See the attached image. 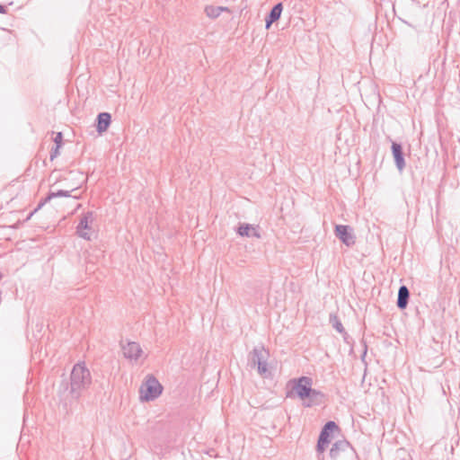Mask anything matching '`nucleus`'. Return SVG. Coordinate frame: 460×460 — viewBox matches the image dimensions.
<instances>
[{
    "label": "nucleus",
    "instance_id": "nucleus-21",
    "mask_svg": "<svg viewBox=\"0 0 460 460\" xmlns=\"http://www.w3.org/2000/svg\"><path fill=\"white\" fill-rule=\"evenodd\" d=\"M62 133L61 132H58L56 137H54V142L57 145H60L61 146V142H62Z\"/></svg>",
    "mask_w": 460,
    "mask_h": 460
},
{
    "label": "nucleus",
    "instance_id": "nucleus-22",
    "mask_svg": "<svg viewBox=\"0 0 460 460\" xmlns=\"http://www.w3.org/2000/svg\"><path fill=\"white\" fill-rule=\"evenodd\" d=\"M5 12V7L0 4V13H4Z\"/></svg>",
    "mask_w": 460,
    "mask_h": 460
},
{
    "label": "nucleus",
    "instance_id": "nucleus-18",
    "mask_svg": "<svg viewBox=\"0 0 460 460\" xmlns=\"http://www.w3.org/2000/svg\"><path fill=\"white\" fill-rule=\"evenodd\" d=\"M330 322L332 323L333 328L338 332H340V333H346L345 329H344L342 323H341V321L339 320V318L336 315L331 314L330 315Z\"/></svg>",
    "mask_w": 460,
    "mask_h": 460
},
{
    "label": "nucleus",
    "instance_id": "nucleus-3",
    "mask_svg": "<svg viewBox=\"0 0 460 460\" xmlns=\"http://www.w3.org/2000/svg\"><path fill=\"white\" fill-rule=\"evenodd\" d=\"M269 356V351L263 346L253 348L250 353V364L252 367H257L261 376H265L268 373L267 360Z\"/></svg>",
    "mask_w": 460,
    "mask_h": 460
},
{
    "label": "nucleus",
    "instance_id": "nucleus-2",
    "mask_svg": "<svg viewBox=\"0 0 460 460\" xmlns=\"http://www.w3.org/2000/svg\"><path fill=\"white\" fill-rule=\"evenodd\" d=\"M162 391L163 386L158 380L153 376H148L140 385L139 398L144 402L153 401L162 394Z\"/></svg>",
    "mask_w": 460,
    "mask_h": 460
},
{
    "label": "nucleus",
    "instance_id": "nucleus-17",
    "mask_svg": "<svg viewBox=\"0 0 460 460\" xmlns=\"http://www.w3.org/2000/svg\"><path fill=\"white\" fill-rule=\"evenodd\" d=\"M222 12H230L228 7L224 6H214V5H208L205 8V13L209 18H217Z\"/></svg>",
    "mask_w": 460,
    "mask_h": 460
},
{
    "label": "nucleus",
    "instance_id": "nucleus-7",
    "mask_svg": "<svg viewBox=\"0 0 460 460\" xmlns=\"http://www.w3.org/2000/svg\"><path fill=\"white\" fill-rule=\"evenodd\" d=\"M334 234L346 246L350 247L354 245L355 235L352 227L349 226L336 225Z\"/></svg>",
    "mask_w": 460,
    "mask_h": 460
},
{
    "label": "nucleus",
    "instance_id": "nucleus-10",
    "mask_svg": "<svg viewBox=\"0 0 460 460\" xmlns=\"http://www.w3.org/2000/svg\"><path fill=\"white\" fill-rule=\"evenodd\" d=\"M237 234L241 236L255 237L260 239L261 233L259 226H252L250 224H242L238 227Z\"/></svg>",
    "mask_w": 460,
    "mask_h": 460
},
{
    "label": "nucleus",
    "instance_id": "nucleus-13",
    "mask_svg": "<svg viewBox=\"0 0 460 460\" xmlns=\"http://www.w3.org/2000/svg\"><path fill=\"white\" fill-rule=\"evenodd\" d=\"M283 6L281 3L277 4L270 10L269 15L266 18V29H269L270 25L280 18Z\"/></svg>",
    "mask_w": 460,
    "mask_h": 460
},
{
    "label": "nucleus",
    "instance_id": "nucleus-16",
    "mask_svg": "<svg viewBox=\"0 0 460 460\" xmlns=\"http://www.w3.org/2000/svg\"><path fill=\"white\" fill-rule=\"evenodd\" d=\"M349 446V443L346 440H339L336 441L331 450H330V456L332 458H337L339 456V454L341 451H345Z\"/></svg>",
    "mask_w": 460,
    "mask_h": 460
},
{
    "label": "nucleus",
    "instance_id": "nucleus-5",
    "mask_svg": "<svg viewBox=\"0 0 460 460\" xmlns=\"http://www.w3.org/2000/svg\"><path fill=\"white\" fill-rule=\"evenodd\" d=\"M93 213L91 211L84 214L76 226V234L83 239L90 241L93 235L92 224Z\"/></svg>",
    "mask_w": 460,
    "mask_h": 460
},
{
    "label": "nucleus",
    "instance_id": "nucleus-1",
    "mask_svg": "<svg viewBox=\"0 0 460 460\" xmlns=\"http://www.w3.org/2000/svg\"><path fill=\"white\" fill-rule=\"evenodd\" d=\"M92 384L90 370L84 362L76 363L70 374L69 393L73 398L78 399L84 391L87 390Z\"/></svg>",
    "mask_w": 460,
    "mask_h": 460
},
{
    "label": "nucleus",
    "instance_id": "nucleus-20",
    "mask_svg": "<svg viewBox=\"0 0 460 460\" xmlns=\"http://www.w3.org/2000/svg\"><path fill=\"white\" fill-rule=\"evenodd\" d=\"M328 444H322L320 442V440L318 439V442H317V452L322 454L324 452L325 450V447L327 446Z\"/></svg>",
    "mask_w": 460,
    "mask_h": 460
},
{
    "label": "nucleus",
    "instance_id": "nucleus-6",
    "mask_svg": "<svg viewBox=\"0 0 460 460\" xmlns=\"http://www.w3.org/2000/svg\"><path fill=\"white\" fill-rule=\"evenodd\" d=\"M290 383L292 384V388L297 397L300 400L305 401L313 385L312 378L308 376H301L291 380Z\"/></svg>",
    "mask_w": 460,
    "mask_h": 460
},
{
    "label": "nucleus",
    "instance_id": "nucleus-23",
    "mask_svg": "<svg viewBox=\"0 0 460 460\" xmlns=\"http://www.w3.org/2000/svg\"><path fill=\"white\" fill-rule=\"evenodd\" d=\"M2 279V274L0 273V279Z\"/></svg>",
    "mask_w": 460,
    "mask_h": 460
},
{
    "label": "nucleus",
    "instance_id": "nucleus-8",
    "mask_svg": "<svg viewBox=\"0 0 460 460\" xmlns=\"http://www.w3.org/2000/svg\"><path fill=\"white\" fill-rule=\"evenodd\" d=\"M325 394L321 391L311 388L308 396L303 401L305 407L310 408L315 405H320L324 402Z\"/></svg>",
    "mask_w": 460,
    "mask_h": 460
},
{
    "label": "nucleus",
    "instance_id": "nucleus-11",
    "mask_svg": "<svg viewBox=\"0 0 460 460\" xmlns=\"http://www.w3.org/2000/svg\"><path fill=\"white\" fill-rule=\"evenodd\" d=\"M76 188H73L71 189L70 190H58V191H50L48 196L39 203L38 207L34 209L33 212H31L28 218H30L32 214L36 211H38L40 208H41V207L47 203L48 201L51 200L52 199L54 198H59V197H70L71 196V192L75 190Z\"/></svg>",
    "mask_w": 460,
    "mask_h": 460
},
{
    "label": "nucleus",
    "instance_id": "nucleus-4",
    "mask_svg": "<svg viewBox=\"0 0 460 460\" xmlns=\"http://www.w3.org/2000/svg\"><path fill=\"white\" fill-rule=\"evenodd\" d=\"M121 349L123 356L130 362L137 363L139 359L146 358L140 344L136 341H128L126 344H122Z\"/></svg>",
    "mask_w": 460,
    "mask_h": 460
},
{
    "label": "nucleus",
    "instance_id": "nucleus-15",
    "mask_svg": "<svg viewBox=\"0 0 460 460\" xmlns=\"http://www.w3.org/2000/svg\"><path fill=\"white\" fill-rule=\"evenodd\" d=\"M410 296L409 289L406 286H401L398 290L397 306L400 309L406 308Z\"/></svg>",
    "mask_w": 460,
    "mask_h": 460
},
{
    "label": "nucleus",
    "instance_id": "nucleus-9",
    "mask_svg": "<svg viewBox=\"0 0 460 460\" xmlns=\"http://www.w3.org/2000/svg\"><path fill=\"white\" fill-rule=\"evenodd\" d=\"M392 153L394 158L396 168L399 172H402L405 168V160L403 157L402 146L396 142H393Z\"/></svg>",
    "mask_w": 460,
    "mask_h": 460
},
{
    "label": "nucleus",
    "instance_id": "nucleus-19",
    "mask_svg": "<svg viewBox=\"0 0 460 460\" xmlns=\"http://www.w3.org/2000/svg\"><path fill=\"white\" fill-rule=\"evenodd\" d=\"M59 148H60V145H57V146H56L51 150V152H50V160H53L54 158H56V157L58 155V154H59V152H58Z\"/></svg>",
    "mask_w": 460,
    "mask_h": 460
},
{
    "label": "nucleus",
    "instance_id": "nucleus-12",
    "mask_svg": "<svg viewBox=\"0 0 460 460\" xmlns=\"http://www.w3.org/2000/svg\"><path fill=\"white\" fill-rule=\"evenodd\" d=\"M338 426L334 421H328L324 427L323 428L320 436L319 440L322 444H329L330 443V432L333 431L334 429H337Z\"/></svg>",
    "mask_w": 460,
    "mask_h": 460
},
{
    "label": "nucleus",
    "instance_id": "nucleus-14",
    "mask_svg": "<svg viewBox=\"0 0 460 460\" xmlns=\"http://www.w3.org/2000/svg\"><path fill=\"white\" fill-rule=\"evenodd\" d=\"M97 131L102 133L106 131L111 124V117L108 112H102L97 117Z\"/></svg>",
    "mask_w": 460,
    "mask_h": 460
}]
</instances>
